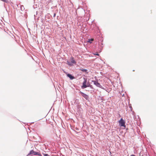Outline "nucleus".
Returning a JSON list of instances; mask_svg holds the SVG:
<instances>
[{
	"label": "nucleus",
	"mask_w": 156,
	"mask_h": 156,
	"mask_svg": "<svg viewBox=\"0 0 156 156\" xmlns=\"http://www.w3.org/2000/svg\"><path fill=\"white\" fill-rule=\"evenodd\" d=\"M84 81L83 83V85L81 86V88L82 89L85 88L87 87H89V85H86L87 82V79L85 78H83Z\"/></svg>",
	"instance_id": "f257e3e1"
},
{
	"label": "nucleus",
	"mask_w": 156,
	"mask_h": 156,
	"mask_svg": "<svg viewBox=\"0 0 156 156\" xmlns=\"http://www.w3.org/2000/svg\"><path fill=\"white\" fill-rule=\"evenodd\" d=\"M92 82L97 87H99L103 89V87L97 81L95 80H92Z\"/></svg>",
	"instance_id": "f03ea898"
},
{
	"label": "nucleus",
	"mask_w": 156,
	"mask_h": 156,
	"mask_svg": "<svg viewBox=\"0 0 156 156\" xmlns=\"http://www.w3.org/2000/svg\"><path fill=\"white\" fill-rule=\"evenodd\" d=\"M119 125L121 126H123L125 127H126V125L125 124V121L121 118L119 121Z\"/></svg>",
	"instance_id": "7ed1b4c3"
},
{
	"label": "nucleus",
	"mask_w": 156,
	"mask_h": 156,
	"mask_svg": "<svg viewBox=\"0 0 156 156\" xmlns=\"http://www.w3.org/2000/svg\"><path fill=\"white\" fill-rule=\"evenodd\" d=\"M80 93L81 94V96L83 97L84 98L87 100L89 98L88 96L86 94L83 93V92L80 91Z\"/></svg>",
	"instance_id": "20e7f679"
},
{
	"label": "nucleus",
	"mask_w": 156,
	"mask_h": 156,
	"mask_svg": "<svg viewBox=\"0 0 156 156\" xmlns=\"http://www.w3.org/2000/svg\"><path fill=\"white\" fill-rule=\"evenodd\" d=\"M70 61H71V63H72V64H74L75 65H76V61L74 59V58L72 57L70 58Z\"/></svg>",
	"instance_id": "39448f33"
},
{
	"label": "nucleus",
	"mask_w": 156,
	"mask_h": 156,
	"mask_svg": "<svg viewBox=\"0 0 156 156\" xmlns=\"http://www.w3.org/2000/svg\"><path fill=\"white\" fill-rule=\"evenodd\" d=\"M67 76L70 78L71 80H73L74 79V77L72 76L71 74H67Z\"/></svg>",
	"instance_id": "423d86ee"
},
{
	"label": "nucleus",
	"mask_w": 156,
	"mask_h": 156,
	"mask_svg": "<svg viewBox=\"0 0 156 156\" xmlns=\"http://www.w3.org/2000/svg\"><path fill=\"white\" fill-rule=\"evenodd\" d=\"M67 64L70 66H72L73 65V64H72V63H71V62L68 61H67Z\"/></svg>",
	"instance_id": "0eeeda50"
},
{
	"label": "nucleus",
	"mask_w": 156,
	"mask_h": 156,
	"mask_svg": "<svg viewBox=\"0 0 156 156\" xmlns=\"http://www.w3.org/2000/svg\"><path fill=\"white\" fill-rule=\"evenodd\" d=\"M79 69L80 70H81V71H82L83 72H85V73L87 71V69H84L81 68L80 69Z\"/></svg>",
	"instance_id": "6e6552de"
},
{
	"label": "nucleus",
	"mask_w": 156,
	"mask_h": 156,
	"mask_svg": "<svg viewBox=\"0 0 156 156\" xmlns=\"http://www.w3.org/2000/svg\"><path fill=\"white\" fill-rule=\"evenodd\" d=\"M34 155H37L40 156H41V155L40 153H39L38 152H34Z\"/></svg>",
	"instance_id": "1a4fd4ad"
},
{
	"label": "nucleus",
	"mask_w": 156,
	"mask_h": 156,
	"mask_svg": "<svg viewBox=\"0 0 156 156\" xmlns=\"http://www.w3.org/2000/svg\"><path fill=\"white\" fill-rule=\"evenodd\" d=\"M34 152L35 151H34L33 150H31L30 151V153L28 154V155H29V154H34Z\"/></svg>",
	"instance_id": "9d476101"
},
{
	"label": "nucleus",
	"mask_w": 156,
	"mask_h": 156,
	"mask_svg": "<svg viewBox=\"0 0 156 156\" xmlns=\"http://www.w3.org/2000/svg\"><path fill=\"white\" fill-rule=\"evenodd\" d=\"M20 9L21 10L23 11L24 9V8L23 5H21L20 6Z\"/></svg>",
	"instance_id": "9b49d317"
},
{
	"label": "nucleus",
	"mask_w": 156,
	"mask_h": 156,
	"mask_svg": "<svg viewBox=\"0 0 156 156\" xmlns=\"http://www.w3.org/2000/svg\"><path fill=\"white\" fill-rule=\"evenodd\" d=\"M93 39H89V40L88 41L90 43H91L93 41Z\"/></svg>",
	"instance_id": "f8f14e48"
},
{
	"label": "nucleus",
	"mask_w": 156,
	"mask_h": 156,
	"mask_svg": "<svg viewBox=\"0 0 156 156\" xmlns=\"http://www.w3.org/2000/svg\"><path fill=\"white\" fill-rule=\"evenodd\" d=\"M44 156H49L48 154H44Z\"/></svg>",
	"instance_id": "ddd939ff"
},
{
	"label": "nucleus",
	"mask_w": 156,
	"mask_h": 156,
	"mask_svg": "<svg viewBox=\"0 0 156 156\" xmlns=\"http://www.w3.org/2000/svg\"><path fill=\"white\" fill-rule=\"evenodd\" d=\"M94 55H97L98 56H99V54H98V53H94Z\"/></svg>",
	"instance_id": "4468645a"
},
{
	"label": "nucleus",
	"mask_w": 156,
	"mask_h": 156,
	"mask_svg": "<svg viewBox=\"0 0 156 156\" xmlns=\"http://www.w3.org/2000/svg\"><path fill=\"white\" fill-rule=\"evenodd\" d=\"M1 1L4 2H6V0H1Z\"/></svg>",
	"instance_id": "2eb2a0df"
},
{
	"label": "nucleus",
	"mask_w": 156,
	"mask_h": 156,
	"mask_svg": "<svg viewBox=\"0 0 156 156\" xmlns=\"http://www.w3.org/2000/svg\"><path fill=\"white\" fill-rule=\"evenodd\" d=\"M55 15H56L55 13H54V14L53 17H55Z\"/></svg>",
	"instance_id": "dca6fc26"
},
{
	"label": "nucleus",
	"mask_w": 156,
	"mask_h": 156,
	"mask_svg": "<svg viewBox=\"0 0 156 156\" xmlns=\"http://www.w3.org/2000/svg\"><path fill=\"white\" fill-rule=\"evenodd\" d=\"M130 156H135L134 155L132 154L130 155Z\"/></svg>",
	"instance_id": "f3484780"
}]
</instances>
